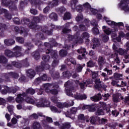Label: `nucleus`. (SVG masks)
Masks as SVG:
<instances>
[{"label": "nucleus", "instance_id": "nucleus-4", "mask_svg": "<svg viewBox=\"0 0 129 129\" xmlns=\"http://www.w3.org/2000/svg\"><path fill=\"white\" fill-rule=\"evenodd\" d=\"M110 95L109 94H105L104 95H102L101 96V94H98L95 96H94L93 97H91V100H92V101H94L95 102H96L97 101H99L100 99L102 98L105 101H106L109 98Z\"/></svg>", "mask_w": 129, "mask_h": 129}, {"label": "nucleus", "instance_id": "nucleus-1", "mask_svg": "<svg viewBox=\"0 0 129 129\" xmlns=\"http://www.w3.org/2000/svg\"><path fill=\"white\" fill-rule=\"evenodd\" d=\"M51 100L53 101V102H54V103H56V105L57 107H59V108H63V107H68L69 106H72L74 104V102H73V100H70L68 103H64L62 104L60 102H57V98L55 96L52 97L51 98Z\"/></svg>", "mask_w": 129, "mask_h": 129}, {"label": "nucleus", "instance_id": "nucleus-60", "mask_svg": "<svg viewBox=\"0 0 129 129\" xmlns=\"http://www.w3.org/2000/svg\"><path fill=\"white\" fill-rule=\"evenodd\" d=\"M30 13L31 14H32V15H37V14H38V11L34 9H32L30 10Z\"/></svg>", "mask_w": 129, "mask_h": 129}, {"label": "nucleus", "instance_id": "nucleus-39", "mask_svg": "<svg viewBox=\"0 0 129 129\" xmlns=\"http://www.w3.org/2000/svg\"><path fill=\"white\" fill-rule=\"evenodd\" d=\"M77 3H78L77 0H72L71 6L72 9H75V5H76Z\"/></svg>", "mask_w": 129, "mask_h": 129}, {"label": "nucleus", "instance_id": "nucleus-27", "mask_svg": "<svg viewBox=\"0 0 129 129\" xmlns=\"http://www.w3.org/2000/svg\"><path fill=\"white\" fill-rule=\"evenodd\" d=\"M49 18L53 21H57L58 19V16H57V14H56V13H52L49 15Z\"/></svg>", "mask_w": 129, "mask_h": 129}, {"label": "nucleus", "instance_id": "nucleus-38", "mask_svg": "<svg viewBox=\"0 0 129 129\" xmlns=\"http://www.w3.org/2000/svg\"><path fill=\"white\" fill-rule=\"evenodd\" d=\"M26 92L29 94H35L36 91L32 88H29L27 90Z\"/></svg>", "mask_w": 129, "mask_h": 129}, {"label": "nucleus", "instance_id": "nucleus-53", "mask_svg": "<svg viewBox=\"0 0 129 129\" xmlns=\"http://www.w3.org/2000/svg\"><path fill=\"white\" fill-rule=\"evenodd\" d=\"M59 1L58 0H53L51 3L52 7H55V6H58V3Z\"/></svg>", "mask_w": 129, "mask_h": 129}, {"label": "nucleus", "instance_id": "nucleus-43", "mask_svg": "<svg viewBox=\"0 0 129 129\" xmlns=\"http://www.w3.org/2000/svg\"><path fill=\"white\" fill-rule=\"evenodd\" d=\"M72 74L70 73V72L67 71L63 73V76L64 77H70Z\"/></svg>", "mask_w": 129, "mask_h": 129}, {"label": "nucleus", "instance_id": "nucleus-62", "mask_svg": "<svg viewBox=\"0 0 129 129\" xmlns=\"http://www.w3.org/2000/svg\"><path fill=\"white\" fill-rule=\"evenodd\" d=\"M70 62L72 63V64H73L74 65H76V60L73 58H71L69 59Z\"/></svg>", "mask_w": 129, "mask_h": 129}, {"label": "nucleus", "instance_id": "nucleus-52", "mask_svg": "<svg viewBox=\"0 0 129 129\" xmlns=\"http://www.w3.org/2000/svg\"><path fill=\"white\" fill-rule=\"evenodd\" d=\"M13 109H14V106L13 105H9L8 106V110L11 114H13Z\"/></svg>", "mask_w": 129, "mask_h": 129}, {"label": "nucleus", "instance_id": "nucleus-54", "mask_svg": "<svg viewBox=\"0 0 129 129\" xmlns=\"http://www.w3.org/2000/svg\"><path fill=\"white\" fill-rule=\"evenodd\" d=\"M50 109L51 110H52V111H53V112H59L60 113V112L58 111V109H57V108H56V107L54 106H51L50 107Z\"/></svg>", "mask_w": 129, "mask_h": 129}, {"label": "nucleus", "instance_id": "nucleus-3", "mask_svg": "<svg viewBox=\"0 0 129 129\" xmlns=\"http://www.w3.org/2000/svg\"><path fill=\"white\" fill-rule=\"evenodd\" d=\"M104 19L105 20L108 25L111 26L112 28H114V32H117V31H118V29L117 28L118 27H120V26H123V23L121 22L115 23V22L111 21L106 17H104Z\"/></svg>", "mask_w": 129, "mask_h": 129}, {"label": "nucleus", "instance_id": "nucleus-15", "mask_svg": "<svg viewBox=\"0 0 129 129\" xmlns=\"http://www.w3.org/2000/svg\"><path fill=\"white\" fill-rule=\"evenodd\" d=\"M48 77L45 74L43 75L41 77H39L35 81V84H39L42 81H46Z\"/></svg>", "mask_w": 129, "mask_h": 129}, {"label": "nucleus", "instance_id": "nucleus-33", "mask_svg": "<svg viewBox=\"0 0 129 129\" xmlns=\"http://www.w3.org/2000/svg\"><path fill=\"white\" fill-rule=\"evenodd\" d=\"M32 127L34 129H39L41 128V125L38 122H34L32 125Z\"/></svg>", "mask_w": 129, "mask_h": 129}, {"label": "nucleus", "instance_id": "nucleus-11", "mask_svg": "<svg viewBox=\"0 0 129 129\" xmlns=\"http://www.w3.org/2000/svg\"><path fill=\"white\" fill-rule=\"evenodd\" d=\"M88 84H90V85L89 86L90 87H91L92 86H93L92 81L87 80L85 82L81 83L80 84V85L81 89H85L86 87H87V86L88 85Z\"/></svg>", "mask_w": 129, "mask_h": 129}, {"label": "nucleus", "instance_id": "nucleus-34", "mask_svg": "<svg viewBox=\"0 0 129 129\" xmlns=\"http://www.w3.org/2000/svg\"><path fill=\"white\" fill-rule=\"evenodd\" d=\"M70 19H71V14L68 12L65 13L63 17V20H70Z\"/></svg>", "mask_w": 129, "mask_h": 129}, {"label": "nucleus", "instance_id": "nucleus-13", "mask_svg": "<svg viewBox=\"0 0 129 129\" xmlns=\"http://www.w3.org/2000/svg\"><path fill=\"white\" fill-rule=\"evenodd\" d=\"M69 40H73V41H76V43H79V44H82L83 43V39L82 38H79L78 36H73L72 35L69 36Z\"/></svg>", "mask_w": 129, "mask_h": 129}, {"label": "nucleus", "instance_id": "nucleus-40", "mask_svg": "<svg viewBox=\"0 0 129 129\" xmlns=\"http://www.w3.org/2000/svg\"><path fill=\"white\" fill-rule=\"evenodd\" d=\"M59 55L62 57H63V56H66L67 55V51L65 50L62 49L59 51Z\"/></svg>", "mask_w": 129, "mask_h": 129}, {"label": "nucleus", "instance_id": "nucleus-61", "mask_svg": "<svg viewBox=\"0 0 129 129\" xmlns=\"http://www.w3.org/2000/svg\"><path fill=\"white\" fill-rule=\"evenodd\" d=\"M79 28L81 31H86V30H87L86 27H85V26L82 24L79 25Z\"/></svg>", "mask_w": 129, "mask_h": 129}, {"label": "nucleus", "instance_id": "nucleus-31", "mask_svg": "<svg viewBox=\"0 0 129 129\" xmlns=\"http://www.w3.org/2000/svg\"><path fill=\"white\" fill-rule=\"evenodd\" d=\"M27 2H30L31 4H35V5H39L41 0H25V3L27 4Z\"/></svg>", "mask_w": 129, "mask_h": 129}, {"label": "nucleus", "instance_id": "nucleus-47", "mask_svg": "<svg viewBox=\"0 0 129 129\" xmlns=\"http://www.w3.org/2000/svg\"><path fill=\"white\" fill-rule=\"evenodd\" d=\"M16 64H17V62L16 61H13L12 63V65L8 64L7 66V69H12L13 68L12 66H16Z\"/></svg>", "mask_w": 129, "mask_h": 129}, {"label": "nucleus", "instance_id": "nucleus-36", "mask_svg": "<svg viewBox=\"0 0 129 129\" xmlns=\"http://www.w3.org/2000/svg\"><path fill=\"white\" fill-rule=\"evenodd\" d=\"M76 20L77 22H80V21H82V20H83V16L82 15V14H81V13H79L78 15V16L77 17Z\"/></svg>", "mask_w": 129, "mask_h": 129}, {"label": "nucleus", "instance_id": "nucleus-32", "mask_svg": "<svg viewBox=\"0 0 129 129\" xmlns=\"http://www.w3.org/2000/svg\"><path fill=\"white\" fill-rule=\"evenodd\" d=\"M98 62L99 65H102L105 63V59L102 56H99Z\"/></svg>", "mask_w": 129, "mask_h": 129}, {"label": "nucleus", "instance_id": "nucleus-23", "mask_svg": "<svg viewBox=\"0 0 129 129\" xmlns=\"http://www.w3.org/2000/svg\"><path fill=\"white\" fill-rule=\"evenodd\" d=\"M4 43L7 46H11V45H13V44L15 43V41L13 39H6L4 40Z\"/></svg>", "mask_w": 129, "mask_h": 129}, {"label": "nucleus", "instance_id": "nucleus-63", "mask_svg": "<svg viewBox=\"0 0 129 129\" xmlns=\"http://www.w3.org/2000/svg\"><path fill=\"white\" fill-rule=\"evenodd\" d=\"M22 23L24 25H29L30 22L29 21V19H24L22 21Z\"/></svg>", "mask_w": 129, "mask_h": 129}, {"label": "nucleus", "instance_id": "nucleus-45", "mask_svg": "<svg viewBox=\"0 0 129 129\" xmlns=\"http://www.w3.org/2000/svg\"><path fill=\"white\" fill-rule=\"evenodd\" d=\"M99 122L101 124H105V123H107V119L102 118L99 120Z\"/></svg>", "mask_w": 129, "mask_h": 129}, {"label": "nucleus", "instance_id": "nucleus-22", "mask_svg": "<svg viewBox=\"0 0 129 129\" xmlns=\"http://www.w3.org/2000/svg\"><path fill=\"white\" fill-rule=\"evenodd\" d=\"M95 88H96V89H98L101 86V81H100V80L99 79H96L95 80Z\"/></svg>", "mask_w": 129, "mask_h": 129}, {"label": "nucleus", "instance_id": "nucleus-29", "mask_svg": "<svg viewBox=\"0 0 129 129\" xmlns=\"http://www.w3.org/2000/svg\"><path fill=\"white\" fill-rule=\"evenodd\" d=\"M38 116H44V115L42 114L41 113H38L37 114L34 113L31 115V118H34V119H37Z\"/></svg>", "mask_w": 129, "mask_h": 129}, {"label": "nucleus", "instance_id": "nucleus-10", "mask_svg": "<svg viewBox=\"0 0 129 129\" xmlns=\"http://www.w3.org/2000/svg\"><path fill=\"white\" fill-rule=\"evenodd\" d=\"M91 24L94 27L92 29V32L94 34V35H98L99 34V30L96 27L97 26V22L95 21V20H93L91 21Z\"/></svg>", "mask_w": 129, "mask_h": 129}, {"label": "nucleus", "instance_id": "nucleus-35", "mask_svg": "<svg viewBox=\"0 0 129 129\" xmlns=\"http://www.w3.org/2000/svg\"><path fill=\"white\" fill-rule=\"evenodd\" d=\"M81 37L83 39L88 40V38H89V34L87 32H84L82 34Z\"/></svg>", "mask_w": 129, "mask_h": 129}, {"label": "nucleus", "instance_id": "nucleus-14", "mask_svg": "<svg viewBox=\"0 0 129 129\" xmlns=\"http://www.w3.org/2000/svg\"><path fill=\"white\" fill-rule=\"evenodd\" d=\"M93 47L92 49H96L100 46V42H99V40L98 38H94L93 40Z\"/></svg>", "mask_w": 129, "mask_h": 129}, {"label": "nucleus", "instance_id": "nucleus-26", "mask_svg": "<svg viewBox=\"0 0 129 129\" xmlns=\"http://www.w3.org/2000/svg\"><path fill=\"white\" fill-rule=\"evenodd\" d=\"M0 63L2 64H7V63H8V59L5 56H0Z\"/></svg>", "mask_w": 129, "mask_h": 129}, {"label": "nucleus", "instance_id": "nucleus-6", "mask_svg": "<svg viewBox=\"0 0 129 129\" xmlns=\"http://www.w3.org/2000/svg\"><path fill=\"white\" fill-rule=\"evenodd\" d=\"M41 100L40 102L36 103L37 107H48L50 106V102L49 101L45 99H41Z\"/></svg>", "mask_w": 129, "mask_h": 129}, {"label": "nucleus", "instance_id": "nucleus-20", "mask_svg": "<svg viewBox=\"0 0 129 129\" xmlns=\"http://www.w3.org/2000/svg\"><path fill=\"white\" fill-rule=\"evenodd\" d=\"M25 101L27 103H30V104H35V103L37 101V100H34L33 98L29 97H26Z\"/></svg>", "mask_w": 129, "mask_h": 129}, {"label": "nucleus", "instance_id": "nucleus-24", "mask_svg": "<svg viewBox=\"0 0 129 129\" xmlns=\"http://www.w3.org/2000/svg\"><path fill=\"white\" fill-rule=\"evenodd\" d=\"M16 101L18 103H22L24 101V98L21 94L18 95L16 99Z\"/></svg>", "mask_w": 129, "mask_h": 129}, {"label": "nucleus", "instance_id": "nucleus-56", "mask_svg": "<svg viewBox=\"0 0 129 129\" xmlns=\"http://www.w3.org/2000/svg\"><path fill=\"white\" fill-rule=\"evenodd\" d=\"M11 122L12 123H13V124H17V123H18V119H17V118H16V117H13L12 119H11Z\"/></svg>", "mask_w": 129, "mask_h": 129}, {"label": "nucleus", "instance_id": "nucleus-59", "mask_svg": "<svg viewBox=\"0 0 129 129\" xmlns=\"http://www.w3.org/2000/svg\"><path fill=\"white\" fill-rule=\"evenodd\" d=\"M13 22L15 24L19 25L20 24V19L18 18H15L13 19Z\"/></svg>", "mask_w": 129, "mask_h": 129}, {"label": "nucleus", "instance_id": "nucleus-57", "mask_svg": "<svg viewBox=\"0 0 129 129\" xmlns=\"http://www.w3.org/2000/svg\"><path fill=\"white\" fill-rule=\"evenodd\" d=\"M63 127H65L66 128H70V126H71L70 122H66L63 124Z\"/></svg>", "mask_w": 129, "mask_h": 129}, {"label": "nucleus", "instance_id": "nucleus-49", "mask_svg": "<svg viewBox=\"0 0 129 129\" xmlns=\"http://www.w3.org/2000/svg\"><path fill=\"white\" fill-rule=\"evenodd\" d=\"M78 53L79 54H80L81 53H86V49L84 48H81L80 49H78Z\"/></svg>", "mask_w": 129, "mask_h": 129}, {"label": "nucleus", "instance_id": "nucleus-17", "mask_svg": "<svg viewBox=\"0 0 129 129\" xmlns=\"http://www.w3.org/2000/svg\"><path fill=\"white\" fill-rule=\"evenodd\" d=\"M120 99H123V97L121 96V94H117L113 96V101L114 102H118Z\"/></svg>", "mask_w": 129, "mask_h": 129}, {"label": "nucleus", "instance_id": "nucleus-25", "mask_svg": "<svg viewBox=\"0 0 129 129\" xmlns=\"http://www.w3.org/2000/svg\"><path fill=\"white\" fill-rule=\"evenodd\" d=\"M102 29L103 32H104L106 35H110V34H111V30H110V29L108 28L107 27L104 26H103Z\"/></svg>", "mask_w": 129, "mask_h": 129}, {"label": "nucleus", "instance_id": "nucleus-18", "mask_svg": "<svg viewBox=\"0 0 129 129\" xmlns=\"http://www.w3.org/2000/svg\"><path fill=\"white\" fill-rule=\"evenodd\" d=\"M14 53L13 51H11L10 50L7 49L5 51V54L7 57L11 58V57H15V55L14 54Z\"/></svg>", "mask_w": 129, "mask_h": 129}, {"label": "nucleus", "instance_id": "nucleus-9", "mask_svg": "<svg viewBox=\"0 0 129 129\" xmlns=\"http://www.w3.org/2000/svg\"><path fill=\"white\" fill-rule=\"evenodd\" d=\"M3 90H2V94H7L8 92V93H11V92H12V93H16L17 92V89H10V88L8 87L7 86H4Z\"/></svg>", "mask_w": 129, "mask_h": 129}, {"label": "nucleus", "instance_id": "nucleus-50", "mask_svg": "<svg viewBox=\"0 0 129 129\" xmlns=\"http://www.w3.org/2000/svg\"><path fill=\"white\" fill-rule=\"evenodd\" d=\"M42 59L43 61H45V62H48L49 60H50V56L49 55H46V56H43L42 57Z\"/></svg>", "mask_w": 129, "mask_h": 129}, {"label": "nucleus", "instance_id": "nucleus-37", "mask_svg": "<svg viewBox=\"0 0 129 129\" xmlns=\"http://www.w3.org/2000/svg\"><path fill=\"white\" fill-rule=\"evenodd\" d=\"M72 10H75V9H76L77 12H82L83 7H82V5H79V6H77V7H76V5L75 8V9L72 8Z\"/></svg>", "mask_w": 129, "mask_h": 129}, {"label": "nucleus", "instance_id": "nucleus-42", "mask_svg": "<svg viewBox=\"0 0 129 129\" xmlns=\"http://www.w3.org/2000/svg\"><path fill=\"white\" fill-rule=\"evenodd\" d=\"M92 77L93 79H95V78H97L98 77V73L91 72Z\"/></svg>", "mask_w": 129, "mask_h": 129}, {"label": "nucleus", "instance_id": "nucleus-64", "mask_svg": "<svg viewBox=\"0 0 129 129\" xmlns=\"http://www.w3.org/2000/svg\"><path fill=\"white\" fill-rule=\"evenodd\" d=\"M102 40L103 42H107L108 41V36L107 35H103L102 37Z\"/></svg>", "mask_w": 129, "mask_h": 129}, {"label": "nucleus", "instance_id": "nucleus-44", "mask_svg": "<svg viewBox=\"0 0 129 129\" xmlns=\"http://www.w3.org/2000/svg\"><path fill=\"white\" fill-rule=\"evenodd\" d=\"M24 38L20 37H18L16 38V41L18 42V43H21V44H23L24 42Z\"/></svg>", "mask_w": 129, "mask_h": 129}, {"label": "nucleus", "instance_id": "nucleus-41", "mask_svg": "<svg viewBox=\"0 0 129 129\" xmlns=\"http://www.w3.org/2000/svg\"><path fill=\"white\" fill-rule=\"evenodd\" d=\"M90 121L92 124H95L96 123V118L95 117H91L90 118Z\"/></svg>", "mask_w": 129, "mask_h": 129}, {"label": "nucleus", "instance_id": "nucleus-8", "mask_svg": "<svg viewBox=\"0 0 129 129\" xmlns=\"http://www.w3.org/2000/svg\"><path fill=\"white\" fill-rule=\"evenodd\" d=\"M52 86L51 84H44V88H45V91L46 92H50L51 94H57L58 91L56 89L50 90V88Z\"/></svg>", "mask_w": 129, "mask_h": 129}, {"label": "nucleus", "instance_id": "nucleus-7", "mask_svg": "<svg viewBox=\"0 0 129 129\" xmlns=\"http://www.w3.org/2000/svg\"><path fill=\"white\" fill-rule=\"evenodd\" d=\"M129 4V0L121 1L120 4V9H122L125 12H129V7L127 5Z\"/></svg>", "mask_w": 129, "mask_h": 129}, {"label": "nucleus", "instance_id": "nucleus-16", "mask_svg": "<svg viewBox=\"0 0 129 129\" xmlns=\"http://www.w3.org/2000/svg\"><path fill=\"white\" fill-rule=\"evenodd\" d=\"M77 112V108L72 107L70 112L67 111L66 113V116H67V117H71V114H74L75 113H76Z\"/></svg>", "mask_w": 129, "mask_h": 129}, {"label": "nucleus", "instance_id": "nucleus-28", "mask_svg": "<svg viewBox=\"0 0 129 129\" xmlns=\"http://www.w3.org/2000/svg\"><path fill=\"white\" fill-rule=\"evenodd\" d=\"M84 66H85V64H84L83 65H81L80 64H77V67H76L77 72H81Z\"/></svg>", "mask_w": 129, "mask_h": 129}, {"label": "nucleus", "instance_id": "nucleus-55", "mask_svg": "<svg viewBox=\"0 0 129 129\" xmlns=\"http://www.w3.org/2000/svg\"><path fill=\"white\" fill-rule=\"evenodd\" d=\"M112 114L114 115V116H117L119 114V112L116 111V110H114V111H112Z\"/></svg>", "mask_w": 129, "mask_h": 129}, {"label": "nucleus", "instance_id": "nucleus-19", "mask_svg": "<svg viewBox=\"0 0 129 129\" xmlns=\"http://www.w3.org/2000/svg\"><path fill=\"white\" fill-rule=\"evenodd\" d=\"M27 75L30 78H33L35 75V71L33 70H29L27 72Z\"/></svg>", "mask_w": 129, "mask_h": 129}, {"label": "nucleus", "instance_id": "nucleus-21", "mask_svg": "<svg viewBox=\"0 0 129 129\" xmlns=\"http://www.w3.org/2000/svg\"><path fill=\"white\" fill-rule=\"evenodd\" d=\"M111 58H114V61L117 64H119L120 63V59L118 58V56L117 55V53H115L114 54H111Z\"/></svg>", "mask_w": 129, "mask_h": 129}, {"label": "nucleus", "instance_id": "nucleus-51", "mask_svg": "<svg viewBox=\"0 0 129 129\" xmlns=\"http://www.w3.org/2000/svg\"><path fill=\"white\" fill-rule=\"evenodd\" d=\"M87 64L88 67H93L94 66V62L92 60H90Z\"/></svg>", "mask_w": 129, "mask_h": 129}, {"label": "nucleus", "instance_id": "nucleus-2", "mask_svg": "<svg viewBox=\"0 0 129 129\" xmlns=\"http://www.w3.org/2000/svg\"><path fill=\"white\" fill-rule=\"evenodd\" d=\"M72 90H74L73 87L67 91V95H68V96H72V97H74L75 99L79 100H82V99H86V98H87V96H86V95H82L78 93H77L73 95V94L72 93Z\"/></svg>", "mask_w": 129, "mask_h": 129}, {"label": "nucleus", "instance_id": "nucleus-48", "mask_svg": "<svg viewBox=\"0 0 129 129\" xmlns=\"http://www.w3.org/2000/svg\"><path fill=\"white\" fill-rule=\"evenodd\" d=\"M114 77L115 79H116V80L119 79V78L120 77H122V75L117 74V73H115L114 74Z\"/></svg>", "mask_w": 129, "mask_h": 129}, {"label": "nucleus", "instance_id": "nucleus-12", "mask_svg": "<svg viewBox=\"0 0 129 129\" xmlns=\"http://www.w3.org/2000/svg\"><path fill=\"white\" fill-rule=\"evenodd\" d=\"M83 7L84 8H85V9H87V10H90V11L91 12V13H92L93 14V15H95V14H97V13L98 12L97 10H96L93 8H91V6L89 4V3H88L87 2L85 3L83 5Z\"/></svg>", "mask_w": 129, "mask_h": 129}, {"label": "nucleus", "instance_id": "nucleus-5", "mask_svg": "<svg viewBox=\"0 0 129 129\" xmlns=\"http://www.w3.org/2000/svg\"><path fill=\"white\" fill-rule=\"evenodd\" d=\"M2 6H5L6 7H8V6H10L9 9L10 11H15L17 9V7L13 4L11 0H2Z\"/></svg>", "mask_w": 129, "mask_h": 129}, {"label": "nucleus", "instance_id": "nucleus-58", "mask_svg": "<svg viewBox=\"0 0 129 129\" xmlns=\"http://www.w3.org/2000/svg\"><path fill=\"white\" fill-rule=\"evenodd\" d=\"M96 114L97 115H103L104 112H103V110H99L97 111Z\"/></svg>", "mask_w": 129, "mask_h": 129}, {"label": "nucleus", "instance_id": "nucleus-46", "mask_svg": "<svg viewBox=\"0 0 129 129\" xmlns=\"http://www.w3.org/2000/svg\"><path fill=\"white\" fill-rule=\"evenodd\" d=\"M32 55L34 56L35 59H39V58H40V54L38 51L33 52Z\"/></svg>", "mask_w": 129, "mask_h": 129}, {"label": "nucleus", "instance_id": "nucleus-30", "mask_svg": "<svg viewBox=\"0 0 129 129\" xmlns=\"http://www.w3.org/2000/svg\"><path fill=\"white\" fill-rule=\"evenodd\" d=\"M44 45L45 47H46L48 48H46V49L48 50V52H46V53H51V51H52V49L50 48H52V46L51 45V44L49 43H45Z\"/></svg>", "mask_w": 129, "mask_h": 129}]
</instances>
